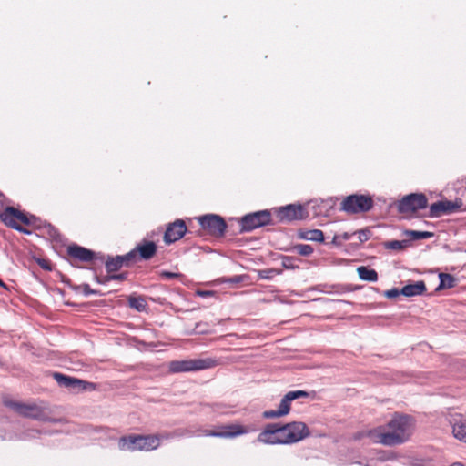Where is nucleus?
<instances>
[{
	"label": "nucleus",
	"mask_w": 466,
	"mask_h": 466,
	"mask_svg": "<svg viewBox=\"0 0 466 466\" xmlns=\"http://www.w3.org/2000/svg\"><path fill=\"white\" fill-rule=\"evenodd\" d=\"M414 428L415 420L412 416L394 412L386 424L366 431L363 436L373 443L392 447L408 441Z\"/></svg>",
	"instance_id": "1"
},
{
	"label": "nucleus",
	"mask_w": 466,
	"mask_h": 466,
	"mask_svg": "<svg viewBox=\"0 0 466 466\" xmlns=\"http://www.w3.org/2000/svg\"><path fill=\"white\" fill-rule=\"evenodd\" d=\"M310 435L306 423L292 421L286 424L269 423L258 434V441L266 444H292Z\"/></svg>",
	"instance_id": "2"
},
{
	"label": "nucleus",
	"mask_w": 466,
	"mask_h": 466,
	"mask_svg": "<svg viewBox=\"0 0 466 466\" xmlns=\"http://www.w3.org/2000/svg\"><path fill=\"white\" fill-rule=\"evenodd\" d=\"M161 439L157 434L141 435L129 434L119 439L118 446L122 451H145L156 450L160 445Z\"/></svg>",
	"instance_id": "3"
},
{
	"label": "nucleus",
	"mask_w": 466,
	"mask_h": 466,
	"mask_svg": "<svg viewBox=\"0 0 466 466\" xmlns=\"http://www.w3.org/2000/svg\"><path fill=\"white\" fill-rule=\"evenodd\" d=\"M219 361L214 358L177 360L169 362L172 373L192 372L214 368Z\"/></svg>",
	"instance_id": "4"
},
{
	"label": "nucleus",
	"mask_w": 466,
	"mask_h": 466,
	"mask_svg": "<svg viewBox=\"0 0 466 466\" xmlns=\"http://www.w3.org/2000/svg\"><path fill=\"white\" fill-rule=\"evenodd\" d=\"M0 220L7 227L12 228L19 232L29 234L30 231L23 226L31 224L30 218L14 207H5L0 210Z\"/></svg>",
	"instance_id": "5"
},
{
	"label": "nucleus",
	"mask_w": 466,
	"mask_h": 466,
	"mask_svg": "<svg viewBox=\"0 0 466 466\" xmlns=\"http://www.w3.org/2000/svg\"><path fill=\"white\" fill-rule=\"evenodd\" d=\"M374 205L370 196L353 194L346 197L340 203V210L348 214L365 213Z\"/></svg>",
	"instance_id": "6"
},
{
	"label": "nucleus",
	"mask_w": 466,
	"mask_h": 466,
	"mask_svg": "<svg viewBox=\"0 0 466 466\" xmlns=\"http://www.w3.org/2000/svg\"><path fill=\"white\" fill-rule=\"evenodd\" d=\"M271 211L261 210L249 213L239 220L240 232H250L258 228L274 224Z\"/></svg>",
	"instance_id": "7"
},
{
	"label": "nucleus",
	"mask_w": 466,
	"mask_h": 466,
	"mask_svg": "<svg viewBox=\"0 0 466 466\" xmlns=\"http://www.w3.org/2000/svg\"><path fill=\"white\" fill-rule=\"evenodd\" d=\"M309 392L305 390H293L286 393L280 400L278 410H266L263 417L266 419H274L286 416L290 411L291 401L299 398H308Z\"/></svg>",
	"instance_id": "8"
},
{
	"label": "nucleus",
	"mask_w": 466,
	"mask_h": 466,
	"mask_svg": "<svg viewBox=\"0 0 466 466\" xmlns=\"http://www.w3.org/2000/svg\"><path fill=\"white\" fill-rule=\"evenodd\" d=\"M271 215L275 217L277 222H290L305 218L308 213L301 205L290 204L273 208Z\"/></svg>",
	"instance_id": "9"
},
{
	"label": "nucleus",
	"mask_w": 466,
	"mask_h": 466,
	"mask_svg": "<svg viewBox=\"0 0 466 466\" xmlns=\"http://www.w3.org/2000/svg\"><path fill=\"white\" fill-rule=\"evenodd\" d=\"M5 406L13 409L17 414L30 419L45 420L47 416L44 408L37 404H26L13 400H5Z\"/></svg>",
	"instance_id": "10"
},
{
	"label": "nucleus",
	"mask_w": 466,
	"mask_h": 466,
	"mask_svg": "<svg viewBox=\"0 0 466 466\" xmlns=\"http://www.w3.org/2000/svg\"><path fill=\"white\" fill-rule=\"evenodd\" d=\"M203 229L215 237H222L227 229L226 221L218 215H205L198 218Z\"/></svg>",
	"instance_id": "11"
},
{
	"label": "nucleus",
	"mask_w": 466,
	"mask_h": 466,
	"mask_svg": "<svg viewBox=\"0 0 466 466\" xmlns=\"http://www.w3.org/2000/svg\"><path fill=\"white\" fill-rule=\"evenodd\" d=\"M428 206V199L424 194H410L404 197L398 204L400 213H415Z\"/></svg>",
	"instance_id": "12"
},
{
	"label": "nucleus",
	"mask_w": 466,
	"mask_h": 466,
	"mask_svg": "<svg viewBox=\"0 0 466 466\" xmlns=\"http://www.w3.org/2000/svg\"><path fill=\"white\" fill-rule=\"evenodd\" d=\"M462 201L456 199L455 201L451 200H440L430 206V214L431 218H439L443 215L451 214L461 210Z\"/></svg>",
	"instance_id": "13"
},
{
	"label": "nucleus",
	"mask_w": 466,
	"mask_h": 466,
	"mask_svg": "<svg viewBox=\"0 0 466 466\" xmlns=\"http://www.w3.org/2000/svg\"><path fill=\"white\" fill-rule=\"evenodd\" d=\"M187 231V227L184 220L176 219L174 222L167 224L163 236L165 244L170 245L182 238Z\"/></svg>",
	"instance_id": "14"
},
{
	"label": "nucleus",
	"mask_w": 466,
	"mask_h": 466,
	"mask_svg": "<svg viewBox=\"0 0 466 466\" xmlns=\"http://www.w3.org/2000/svg\"><path fill=\"white\" fill-rule=\"evenodd\" d=\"M249 429L240 424H228L218 427V431H205L204 435L220 438H234L246 434Z\"/></svg>",
	"instance_id": "15"
},
{
	"label": "nucleus",
	"mask_w": 466,
	"mask_h": 466,
	"mask_svg": "<svg viewBox=\"0 0 466 466\" xmlns=\"http://www.w3.org/2000/svg\"><path fill=\"white\" fill-rule=\"evenodd\" d=\"M53 378L60 386L66 388H81L82 390L95 389V384L92 382L84 381L59 372H55Z\"/></svg>",
	"instance_id": "16"
},
{
	"label": "nucleus",
	"mask_w": 466,
	"mask_h": 466,
	"mask_svg": "<svg viewBox=\"0 0 466 466\" xmlns=\"http://www.w3.org/2000/svg\"><path fill=\"white\" fill-rule=\"evenodd\" d=\"M66 253L71 263L73 261L91 262L95 258V253L92 250L76 244L69 245L66 248Z\"/></svg>",
	"instance_id": "17"
},
{
	"label": "nucleus",
	"mask_w": 466,
	"mask_h": 466,
	"mask_svg": "<svg viewBox=\"0 0 466 466\" xmlns=\"http://www.w3.org/2000/svg\"><path fill=\"white\" fill-rule=\"evenodd\" d=\"M133 251L136 253L137 261L149 260L156 256L157 246L153 241L143 239L133 248Z\"/></svg>",
	"instance_id": "18"
},
{
	"label": "nucleus",
	"mask_w": 466,
	"mask_h": 466,
	"mask_svg": "<svg viewBox=\"0 0 466 466\" xmlns=\"http://www.w3.org/2000/svg\"><path fill=\"white\" fill-rule=\"evenodd\" d=\"M452 426V434L459 440L466 443V419L461 415L455 416L451 421Z\"/></svg>",
	"instance_id": "19"
},
{
	"label": "nucleus",
	"mask_w": 466,
	"mask_h": 466,
	"mask_svg": "<svg viewBox=\"0 0 466 466\" xmlns=\"http://www.w3.org/2000/svg\"><path fill=\"white\" fill-rule=\"evenodd\" d=\"M426 291V285L423 281H417L413 284H408L401 289V295L405 297H413L421 295Z\"/></svg>",
	"instance_id": "20"
},
{
	"label": "nucleus",
	"mask_w": 466,
	"mask_h": 466,
	"mask_svg": "<svg viewBox=\"0 0 466 466\" xmlns=\"http://www.w3.org/2000/svg\"><path fill=\"white\" fill-rule=\"evenodd\" d=\"M298 238L317 242L324 241V234L319 229H300L298 231Z\"/></svg>",
	"instance_id": "21"
},
{
	"label": "nucleus",
	"mask_w": 466,
	"mask_h": 466,
	"mask_svg": "<svg viewBox=\"0 0 466 466\" xmlns=\"http://www.w3.org/2000/svg\"><path fill=\"white\" fill-rule=\"evenodd\" d=\"M128 306L131 309L137 310L138 312L147 311L148 305L147 300L142 296H129L128 297Z\"/></svg>",
	"instance_id": "22"
},
{
	"label": "nucleus",
	"mask_w": 466,
	"mask_h": 466,
	"mask_svg": "<svg viewBox=\"0 0 466 466\" xmlns=\"http://www.w3.org/2000/svg\"><path fill=\"white\" fill-rule=\"evenodd\" d=\"M358 275L360 279L374 282L378 279V273L375 269L360 266L357 268Z\"/></svg>",
	"instance_id": "23"
},
{
	"label": "nucleus",
	"mask_w": 466,
	"mask_h": 466,
	"mask_svg": "<svg viewBox=\"0 0 466 466\" xmlns=\"http://www.w3.org/2000/svg\"><path fill=\"white\" fill-rule=\"evenodd\" d=\"M440 285L436 289L437 290L443 289H451L456 285V279L448 273H441L439 275Z\"/></svg>",
	"instance_id": "24"
},
{
	"label": "nucleus",
	"mask_w": 466,
	"mask_h": 466,
	"mask_svg": "<svg viewBox=\"0 0 466 466\" xmlns=\"http://www.w3.org/2000/svg\"><path fill=\"white\" fill-rule=\"evenodd\" d=\"M117 258L120 261L122 268H128L137 262L136 253L133 251V249L123 256H117Z\"/></svg>",
	"instance_id": "25"
},
{
	"label": "nucleus",
	"mask_w": 466,
	"mask_h": 466,
	"mask_svg": "<svg viewBox=\"0 0 466 466\" xmlns=\"http://www.w3.org/2000/svg\"><path fill=\"white\" fill-rule=\"evenodd\" d=\"M105 266L107 273L110 274L118 271L122 268L117 256L109 257L106 259Z\"/></svg>",
	"instance_id": "26"
},
{
	"label": "nucleus",
	"mask_w": 466,
	"mask_h": 466,
	"mask_svg": "<svg viewBox=\"0 0 466 466\" xmlns=\"http://www.w3.org/2000/svg\"><path fill=\"white\" fill-rule=\"evenodd\" d=\"M406 235L410 237L412 240H419L430 238L431 237L433 236V233L429 231L408 230L406 231Z\"/></svg>",
	"instance_id": "27"
},
{
	"label": "nucleus",
	"mask_w": 466,
	"mask_h": 466,
	"mask_svg": "<svg viewBox=\"0 0 466 466\" xmlns=\"http://www.w3.org/2000/svg\"><path fill=\"white\" fill-rule=\"evenodd\" d=\"M292 249L299 255L305 257L311 255L314 251L313 248L308 244H297L292 248Z\"/></svg>",
	"instance_id": "28"
},
{
	"label": "nucleus",
	"mask_w": 466,
	"mask_h": 466,
	"mask_svg": "<svg viewBox=\"0 0 466 466\" xmlns=\"http://www.w3.org/2000/svg\"><path fill=\"white\" fill-rule=\"evenodd\" d=\"M353 234L357 235L360 243L368 241L371 237V231L369 228L355 231Z\"/></svg>",
	"instance_id": "29"
},
{
	"label": "nucleus",
	"mask_w": 466,
	"mask_h": 466,
	"mask_svg": "<svg viewBox=\"0 0 466 466\" xmlns=\"http://www.w3.org/2000/svg\"><path fill=\"white\" fill-rule=\"evenodd\" d=\"M296 259L292 257H283L282 258V266L289 269H293L298 268V265L295 263Z\"/></svg>",
	"instance_id": "30"
},
{
	"label": "nucleus",
	"mask_w": 466,
	"mask_h": 466,
	"mask_svg": "<svg viewBox=\"0 0 466 466\" xmlns=\"http://www.w3.org/2000/svg\"><path fill=\"white\" fill-rule=\"evenodd\" d=\"M159 275L162 279H176V278L182 277V275L180 273H175V272H170V271H167V270L161 271L159 273Z\"/></svg>",
	"instance_id": "31"
},
{
	"label": "nucleus",
	"mask_w": 466,
	"mask_h": 466,
	"mask_svg": "<svg viewBox=\"0 0 466 466\" xmlns=\"http://www.w3.org/2000/svg\"><path fill=\"white\" fill-rule=\"evenodd\" d=\"M387 247L395 250H400L404 248V242L400 240H393L389 242Z\"/></svg>",
	"instance_id": "32"
},
{
	"label": "nucleus",
	"mask_w": 466,
	"mask_h": 466,
	"mask_svg": "<svg viewBox=\"0 0 466 466\" xmlns=\"http://www.w3.org/2000/svg\"><path fill=\"white\" fill-rule=\"evenodd\" d=\"M401 292L400 290H399L398 289H389V290H386L384 292V296L388 299H393V298H396L398 297L399 295H400Z\"/></svg>",
	"instance_id": "33"
},
{
	"label": "nucleus",
	"mask_w": 466,
	"mask_h": 466,
	"mask_svg": "<svg viewBox=\"0 0 466 466\" xmlns=\"http://www.w3.org/2000/svg\"><path fill=\"white\" fill-rule=\"evenodd\" d=\"M127 279V273L112 274L107 277V280H118L122 281Z\"/></svg>",
	"instance_id": "34"
},
{
	"label": "nucleus",
	"mask_w": 466,
	"mask_h": 466,
	"mask_svg": "<svg viewBox=\"0 0 466 466\" xmlns=\"http://www.w3.org/2000/svg\"><path fill=\"white\" fill-rule=\"evenodd\" d=\"M352 236H354V234H353V233L344 232V233H342V234H340V235H338V236L336 235V236L334 237L333 241H334V242H336L338 239L349 240V239H350V238H351Z\"/></svg>",
	"instance_id": "35"
},
{
	"label": "nucleus",
	"mask_w": 466,
	"mask_h": 466,
	"mask_svg": "<svg viewBox=\"0 0 466 466\" xmlns=\"http://www.w3.org/2000/svg\"><path fill=\"white\" fill-rule=\"evenodd\" d=\"M38 265L46 269V270H51V266H50V263L47 261V260H45V259H38Z\"/></svg>",
	"instance_id": "36"
},
{
	"label": "nucleus",
	"mask_w": 466,
	"mask_h": 466,
	"mask_svg": "<svg viewBox=\"0 0 466 466\" xmlns=\"http://www.w3.org/2000/svg\"><path fill=\"white\" fill-rule=\"evenodd\" d=\"M197 294L198 296H200V297L207 298V297L214 296L215 292L214 291H208V290H198L197 292Z\"/></svg>",
	"instance_id": "37"
},
{
	"label": "nucleus",
	"mask_w": 466,
	"mask_h": 466,
	"mask_svg": "<svg viewBox=\"0 0 466 466\" xmlns=\"http://www.w3.org/2000/svg\"><path fill=\"white\" fill-rule=\"evenodd\" d=\"M273 272H275V270H274V269L262 270V271H260V272H259V275H260V277H261V278H263V279H269V278H270V276L268 275V273H273Z\"/></svg>",
	"instance_id": "38"
},
{
	"label": "nucleus",
	"mask_w": 466,
	"mask_h": 466,
	"mask_svg": "<svg viewBox=\"0 0 466 466\" xmlns=\"http://www.w3.org/2000/svg\"><path fill=\"white\" fill-rule=\"evenodd\" d=\"M83 291H84V293L86 295H89V294H94L95 293V291L90 289L88 284H85L83 286Z\"/></svg>",
	"instance_id": "39"
},
{
	"label": "nucleus",
	"mask_w": 466,
	"mask_h": 466,
	"mask_svg": "<svg viewBox=\"0 0 466 466\" xmlns=\"http://www.w3.org/2000/svg\"><path fill=\"white\" fill-rule=\"evenodd\" d=\"M239 280H240V278L238 276L229 279L230 282H234V283L239 282Z\"/></svg>",
	"instance_id": "40"
},
{
	"label": "nucleus",
	"mask_w": 466,
	"mask_h": 466,
	"mask_svg": "<svg viewBox=\"0 0 466 466\" xmlns=\"http://www.w3.org/2000/svg\"><path fill=\"white\" fill-rule=\"evenodd\" d=\"M450 466H465V465L462 464L461 462H454V463L451 464Z\"/></svg>",
	"instance_id": "41"
},
{
	"label": "nucleus",
	"mask_w": 466,
	"mask_h": 466,
	"mask_svg": "<svg viewBox=\"0 0 466 466\" xmlns=\"http://www.w3.org/2000/svg\"><path fill=\"white\" fill-rule=\"evenodd\" d=\"M0 287H3L5 289H7L6 285L3 282L2 279H0Z\"/></svg>",
	"instance_id": "42"
}]
</instances>
